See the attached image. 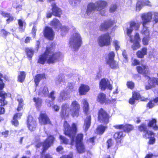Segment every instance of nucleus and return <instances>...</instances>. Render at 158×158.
I'll return each instance as SVG.
<instances>
[{
  "instance_id": "2f4dec72",
  "label": "nucleus",
  "mask_w": 158,
  "mask_h": 158,
  "mask_svg": "<svg viewBox=\"0 0 158 158\" xmlns=\"http://www.w3.org/2000/svg\"><path fill=\"white\" fill-rule=\"evenodd\" d=\"M67 98V94L64 90H62L60 93V96L58 98V102H61L65 100Z\"/></svg>"
},
{
  "instance_id": "0e129e2a",
  "label": "nucleus",
  "mask_w": 158,
  "mask_h": 158,
  "mask_svg": "<svg viewBox=\"0 0 158 158\" xmlns=\"http://www.w3.org/2000/svg\"><path fill=\"white\" fill-rule=\"evenodd\" d=\"M36 31V28L35 27H33L32 30V34L33 35V37L35 38V33Z\"/></svg>"
},
{
  "instance_id": "c756f323",
  "label": "nucleus",
  "mask_w": 158,
  "mask_h": 158,
  "mask_svg": "<svg viewBox=\"0 0 158 158\" xmlns=\"http://www.w3.org/2000/svg\"><path fill=\"white\" fill-rule=\"evenodd\" d=\"M45 78L44 74H38L36 75L34 78V81L36 85L37 86L40 81L42 80Z\"/></svg>"
},
{
  "instance_id": "423d86ee",
  "label": "nucleus",
  "mask_w": 158,
  "mask_h": 158,
  "mask_svg": "<svg viewBox=\"0 0 158 158\" xmlns=\"http://www.w3.org/2000/svg\"><path fill=\"white\" fill-rule=\"evenodd\" d=\"M54 138L53 136L50 135L49 136L48 139L43 143H41L39 140L37 141L36 143V146L37 148H39L42 146L43 149L42 154L41 158H52V157L48 154H46L44 155L43 153L53 143Z\"/></svg>"
},
{
  "instance_id": "37998d69",
  "label": "nucleus",
  "mask_w": 158,
  "mask_h": 158,
  "mask_svg": "<svg viewBox=\"0 0 158 158\" xmlns=\"http://www.w3.org/2000/svg\"><path fill=\"white\" fill-rule=\"evenodd\" d=\"M17 100L19 102V105L17 108V110L19 111L21 110L23 108V100L22 98H19L18 97Z\"/></svg>"
},
{
  "instance_id": "cd10ccee",
  "label": "nucleus",
  "mask_w": 158,
  "mask_h": 158,
  "mask_svg": "<svg viewBox=\"0 0 158 158\" xmlns=\"http://www.w3.org/2000/svg\"><path fill=\"white\" fill-rule=\"evenodd\" d=\"M22 113H18L15 114L12 121V123L13 125L16 127L19 125V123L17 119H19L22 115Z\"/></svg>"
},
{
  "instance_id": "dca6fc26",
  "label": "nucleus",
  "mask_w": 158,
  "mask_h": 158,
  "mask_svg": "<svg viewBox=\"0 0 158 158\" xmlns=\"http://www.w3.org/2000/svg\"><path fill=\"white\" fill-rule=\"evenodd\" d=\"M44 36L50 40H52L54 36V32L51 28L46 27L44 32Z\"/></svg>"
},
{
  "instance_id": "6e6d98bb",
  "label": "nucleus",
  "mask_w": 158,
  "mask_h": 158,
  "mask_svg": "<svg viewBox=\"0 0 158 158\" xmlns=\"http://www.w3.org/2000/svg\"><path fill=\"white\" fill-rule=\"evenodd\" d=\"M142 42L143 45H147L148 44V42L150 37H143Z\"/></svg>"
},
{
  "instance_id": "39448f33",
  "label": "nucleus",
  "mask_w": 158,
  "mask_h": 158,
  "mask_svg": "<svg viewBox=\"0 0 158 158\" xmlns=\"http://www.w3.org/2000/svg\"><path fill=\"white\" fill-rule=\"evenodd\" d=\"M61 55L60 52L54 53L52 48L47 47L44 53L39 57L38 62L44 64L46 60L48 64L53 63L57 60Z\"/></svg>"
},
{
  "instance_id": "58836bf2",
  "label": "nucleus",
  "mask_w": 158,
  "mask_h": 158,
  "mask_svg": "<svg viewBox=\"0 0 158 158\" xmlns=\"http://www.w3.org/2000/svg\"><path fill=\"white\" fill-rule=\"evenodd\" d=\"M156 120L155 119H152V120L149 121L148 126L150 127H153V129L155 130H158V127L156 125Z\"/></svg>"
},
{
  "instance_id": "a19ab883",
  "label": "nucleus",
  "mask_w": 158,
  "mask_h": 158,
  "mask_svg": "<svg viewBox=\"0 0 158 158\" xmlns=\"http://www.w3.org/2000/svg\"><path fill=\"white\" fill-rule=\"evenodd\" d=\"M18 23L19 26V31L22 32L24 30L25 27H23L25 26L26 23L24 21H23L22 20L20 19L18 20Z\"/></svg>"
},
{
  "instance_id": "9b49d317",
  "label": "nucleus",
  "mask_w": 158,
  "mask_h": 158,
  "mask_svg": "<svg viewBox=\"0 0 158 158\" xmlns=\"http://www.w3.org/2000/svg\"><path fill=\"white\" fill-rule=\"evenodd\" d=\"M109 116L107 113L101 108L98 112V119L100 122L107 124L109 122Z\"/></svg>"
},
{
  "instance_id": "412c9836",
  "label": "nucleus",
  "mask_w": 158,
  "mask_h": 158,
  "mask_svg": "<svg viewBox=\"0 0 158 158\" xmlns=\"http://www.w3.org/2000/svg\"><path fill=\"white\" fill-rule=\"evenodd\" d=\"M114 22L110 20H108L102 23L101 25L100 29L101 31H104L107 29L110 26L112 25Z\"/></svg>"
},
{
  "instance_id": "f8f14e48",
  "label": "nucleus",
  "mask_w": 158,
  "mask_h": 158,
  "mask_svg": "<svg viewBox=\"0 0 158 158\" xmlns=\"http://www.w3.org/2000/svg\"><path fill=\"white\" fill-rule=\"evenodd\" d=\"M151 11L144 13L141 15L143 26H145L150 23L152 19Z\"/></svg>"
},
{
  "instance_id": "a211bd4d",
  "label": "nucleus",
  "mask_w": 158,
  "mask_h": 158,
  "mask_svg": "<svg viewBox=\"0 0 158 158\" xmlns=\"http://www.w3.org/2000/svg\"><path fill=\"white\" fill-rule=\"evenodd\" d=\"M39 122L41 124H50V121L45 113H41L39 117Z\"/></svg>"
},
{
  "instance_id": "338daca9",
  "label": "nucleus",
  "mask_w": 158,
  "mask_h": 158,
  "mask_svg": "<svg viewBox=\"0 0 158 158\" xmlns=\"http://www.w3.org/2000/svg\"><path fill=\"white\" fill-rule=\"evenodd\" d=\"M63 150V148L61 146H58L56 149V150L57 152L60 153H62V151Z\"/></svg>"
},
{
  "instance_id": "6ab92c4d",
  "label": "nucleus",
  "mask_w": 158,
  "mask_h": 158,
  "mask_svg": "<svg viewBox=\"0 0 158 158\" xmlns=\"http://www.w3.org/2000/svg\"><path fill=\"white\" fill-rule=\"evenodd\" d=\"M116 128L121 129L122 128L124 132H129L132 130L133 127L132 126L129 124H126L125 125H115L114 126Z\"/></svg>"
},
{
  "instance_id": "c03bdc74",
  "label": "nucleus",
  "mask_w": 158,
  "mask_h": 158,
  "mask_svg": "<svg viewBox=\"0 0 158 158\" xmlns=\"http://www.w3.org/2000/svg\"><path fill=\"white\" fill-rule=\"evenodd\" d=\"M26 73L24 72H20L18 77L19 81L22 82L24 80L26 76Z\"/></svg>"
},
{
  "instance_id": "5701e85b",
  "label": "nucleus",
  "mask_w": 158,
  "mask_h": 158,
  "mask_svg": "<svg viewBox=\"0 0 158 158\" xmlns=\"http://www.w3.org/2000/svg\"><path fill=\"white\" fill-rule=\"evenodd\" d=\"M91 116H87L85 120L83 128L85 132H86L89 129L91 124Z\"/></svg>"
},
{
  "instance_id": "49530a36",
  "label": "nucleus",
  "mask_w": 158,
  "mask_h": 158,
  "mask_svg": "<svg viewBox=\"0 0 158 158\" xmlns=\"http://www.w3.org/2000/svg\"><path fill=\"white\" fill-rule=\"evenodd\" d=\"M34 101L35 102L36 107H38L41 106L42 100L41 99L39 98H33Z\"/></svg>"
},
{
  "instance_id": "f3484780",
  "label": "nucleus",
  "mask_w": 158,
  "mask_h": 158,
  "mask_svg": "<svg viewBox=\"0 0 158 158\" xmlns=\"http://www.w3.org/2000/svg\"><path fill=\"white\" fill-rule=\"evenodd\" d=\"M145 5L152 6L151 2L148 0H138L136 6V10L139 11L140 10L142 7Z\"/></svg>"
},
{
  "instance_id": "f704fd0d",
  "label": "nucleus",
  "mask_w": 158,
  "mask_h": 158,
  "mask_svg": "<svg viewBox=\"0 0 158 158\" xmlns=\"http://www.w3.org/2000/svg\"><path fill=\"white\" fill-rule=\"evenodd\" d=\"M82 102L83 105V110L85 113L87 114L89 109L88 102L85 99H83Z\"/></svg>"
},
{
  "instance_id": "ddd939ff",
  "label": "nucleus",
  "mask_w": 158,
  "mask_h": 158,
  "mask_svg": "<svg viewBox=\"0 0 158 158\" xmlns=\"http://www.w3.org/2000/svg\"><path fill=\"white\" fill-rule=\"evenodd\" d=\"M3 78L2 75L0 73V97H1L2 98L0 99V106H2L4 105V97L6 94L5 92L1 90L4 87V84L2 82V78Z\"/></svg>"
},
{
  "instance_id": "de8ad7c7",
  "label": "nucleus",
  "mask_w": 158,
  "mask_h": 158,
  "mask_svg": "<svg viewBox=\"0 0 158 158\" xmlns=\"http://www.w3.org/2000/svg\"><path fill=\"white\" fill-rule=\"evenodd\" d=\"M26 52L27 56L29 58H31L34 52L31 48H27L26 49Z\"/></svg>"
},
{
  "instance_id": "bf43d9fd",
  "label": "nucleus",
  "mask_w": 158,
  "mask_h": 158,
  "mask_svg": "<svg viewBox=\"0 0 158 158\" xmlns=\"http://www.w3.org/2000/svg\"><path fill=\"white\" fill-rule=\"evenodd\" d=\"M67 89V90L69 91V92H73L74 90V89L73 88V86L72 84L70 83L68 84V87Z\"/></svg>"
},
{
  "instance_id": "7c9ffc66",
  "label": "nucleus",
  "mask_w": 158,
  "mask_h": 158,
  "mask_svg": "<svg viewBox=\"0 0 158 158\" xmlns=\"http://www.w3.org/2000/svg\"><path fill=\"white\" fill-rule=\"evenodd\" d=\"M1 14L3 17L8 18L6 20L7 23H9L10 22L14 20V17L9 13L2 11L1 12Z\"/></svg>"
},
{
  "instance_id": "aec40b11",
  "label": "nucleus",
  "mask_w": 158,
  "mask_h": 158,
  "mask_svg": "<svg viewBox=\"0 0 158 158\" xmlns=\"http://www.w3.org/2000/svg\"><path fill=\"white\" fill-rule=\"evenodd\" d=\"M52 14L53 15L60 17L62 14L61 9L56 6L55 3L52 4Z\"/></svg>"
},
{
  "instance_id": "2eb2a0df",
  "label": "nucleus",
  "mask_w": 158,
  "mask_h": 158,
  "mask_svg": "<svg viewBox=\"0 0 158 158\" xmlns=\"http://www.w3.org/2000/svg\"><path fill=\"white\" fill-rule=\"evenodd\" d=\"M27 125L29 129L31 131H34L35 129L36 122L31 116H29L28 117Z\"/></svg>"
},
{
  "instance_id": "3c124183",
  "label": "nucleus",
  "mask_w": 158,
  "mask_h": 158,
  "mask_svg": "<svg viewBox=\"0 0 158 158\" xmlns=\"http://www.w3.org/2000/svg\"><path fill=\"white\" fill-rule=\"evenodd\" d=\"M60 139L61 143H62L65 144H67L69 143V140L65 137L62 135H60Z\"/></svg>"
},
{
  "instance_id": "8fccbe9b",
  "label": "nucleus",
  "mask_w": 158,
  "mask_h": 158,
  "mask_svg": "<svg viewBox=\"0 0 158 158\" xmlns=\"http://www.w3.org/2000/svg\"><path fill=\"white\" fill-rule=\"evenodd\" d=\"M60 28H61V34L63 36L64 35L65 33L67 32L69 30V28L65 26H61Z\"/></svg>"
},
{
  "instance_id": "69168bd1",
  "label": "nucleus",
  "mask_w": 158,
  "mask_h": 158,
  "mask_svg": "<svg viewBox=\"0 0 158 158\" xmlns=\"http://www.w3.org/2000/svg\"><path fill=\"white\" fill-rule=\"evenodd\" d=\"M94 139L95 138L94 137L90 138L88 140V142L89 143H91V144H93L94 142Z\"/></svg>"
},
{
  "instance_id": "09e8293b",
  "label": "nucleus",
  "mask_w": 158,
  "mask_h": 158,
  "mask_svg": "<svg viewBox=\"0 0 158 158\" xmlns=\"http://www.w3.org/2000/svg\"><path fill=\"white\" fill-rule=\"evenodd\" d=\"M69 3L73 6H75L79 4L80 0H69Z\"/></svg>"
},
{
  "instance_id": "603ef678",
  "label": "nucleus",
  "mask_w": 158,
  "mask_h": 158,
  "mask_svg": "<svg viewBox=\"0 0 158 158\" xmlns=\"http://www.w3.org/2000/svg\"><path fill=\"white\" fill-rule=\"evenodd\" d=\"M113 44L114 45L115 50L117 51L120 48V43L117 40H114L113 42Z\"/></svg>"
},
{
  "instance_id": "bb28decb",
  "label": "nucleus",
  "mask_w": 158,
  "mask_h": 158,
  "mask_svg": "<svg viewBox=\"0 0 158 158\" xmlns=\"http://www.w3.org/2000/svg\"><path fill=\"white\" fill-rule=\"evenodd\" d=\"M140 97V94L138 92H133L132 93V98L130 99L129 102L130 104H133L135 102V100H138Z\"/></svg>"
},
{
  "instance_id": "9d476101",
  "label": "nucleus",
  "mask_w": 158,
  "mask_h": 158,
  "mask_svg": "<svg viewBox=\"0 0 158 158\" xmlns=\"http://www.w3.org/2000/svg\"><path fill=\"white\" fill-rule=\"evenodd\" d=\"M115 54L113 52H110L106 57V60L107 64L112 68L115 69L117 68V62L114 60Z\"/></svg>"
},
{
  "instance_id": "c9c22d12",
  "label": "nucleus",
  "mask_w": 158,
  "mask_h": 158,
  "mask_svg": "<svg viewBox=\"0 0 158 158\" xmlns=\"http://www.w3.org/2000/svg\"><path fill=\"white\" fill-rule=\"evenodd\" d=\"M141 33L143 37H150L149 31L148 29L146 27V26H143V28Z\"/></svg>"
},
{
  "instance_id": "4468645a",
  "label": "nucleus",
  "mask_w": 158,
  "mask_h": 158,
  "mask_svg": "<svg viewBox=\"0 0 158 158\" xmlns=\"http://www.w3.org/2000/svg\"><path fill=\"white\" fill-rule=\"evenodd\" d=\"M99 86L102 90L104 91L106 89L111 90L112 87L108 79H103L100 82Z\"/></svg>"
},
{
  "instance_id": "e2e57ef3",
  "label": "nucleus",
  "mask_w": 158,
  "mask_h": 158,
  "mask_svg": "<svg viewBox=\"0 0 158 158\" xmlns=\"http://www.w3.org/2000/svg\"><path fill=\"white\" fill-rule=\"evenodd\" d=\"M132 65H137L139 64V61L136 59H134L132 61Z\"/></svg>"
},
{
  "instance_id": "393cba45",
  "label": "nucleus",
  "mask_w": 158,
  "mask_h": 158,
  "mask_svg": "<svg viewBox=\"0 0 158 158\" xmlns=\"http://www.w3.org/2000/svg\"><path fill=\"white\" fill-rule=\"evenodd\" d=\"M51 25L56 30H59L61 27V24L59 21L57 19H54L51 22Z\"/></svg>"
},
{
  "instance_id": "72a5a7b5",
  "label": "nucleus",
  "mask_w": 158,
  "mask_h": 158,
  "mask_svg": "<svg viewBox=\"0 0 158 158\" xmlns=\"http://www.w3.org/2000/svg\"><path fill=\"white\" fill-rule=\"evenodd\" d=\"M147 48H144L142 49L141 51H138L136 55L139 58H143V57L145 55L147 54Z\"/></svg>"
},
{
  "instance_id": "ea45409f",
  "label": "nucleus",
  "mask_w": 158,
  "mask_h": 158,
  "mask_svg": "<svg viewBox=\"0 0 158 158\" xmlns=\"http://www.w3.org/2000/svg\"><path fill=\"white\" fill-rule=\"evenodd\" d=\"M154 133L151 131L146 130L144 131L143 134V136L144 138L146 139L149 138L153 135L154 136Z\"/></svg>"
},
{
  "instance_id": "4be33fe9",
  "label": "nucleus",
  "mask_w": 158,
  "mask_h": 158,
  "mask_svg": "<svg viewBox=\"0 0 158 158\" xmlns=\"http://www.w3.org/2000/svg\"><path fill=\"white\" fill-rule=\"evenodd\" d=\"M55 83L56 85H61L65 83V75L64 74H60L56 79Z\"/></svg>"
},
{
  "instance_id": "6e6552de",
  "label": "nucleus",
  "mask_w": 158,
  "mask_h": 158,
  "mask_svg": "<svg viewBox=\"0 0 158 158\" xmlns=\"http://www.w3.org/2000/svg\"><path fill=\"white\" fill-rule=\"evenodd\" d=\"M82 44L81 38L78 32L75 33L71 36L69 45L74 51L78 50Z\"/></svg>"
},
{
  "instance_id": "f257e3e1",
  "label": "nucleus",
  "mask_w": 158,
  "mask_h": 158,
  "mask_svg": "<svg viewBox=\"0 0 158 158\" xmlns=\"http://www.w3.org/2000/svg\"><path fill=\"white\" fill-rule=\"evenodd\" d=\"M64 126V134L71 139V145H73L75 144L76 149L79 153H82L84 152L85 148L82 141L83 136V134H78L76 137V141H75V136L77 130L76 125L73 123L71 127L68 123L65 121Z\"/></svg>"
},
{
  "instance_id": "774afa93",
  "label": "nucleus",
  "mask_w": 158,
  "mask_h": 158,
  "mask_svg": "<svg viewBox=\"0 0 158 158\" xmlns=\"http://www.w3.org/2000/svg\"><path fill=\"white\" fill-rule=\"evenodd\" d=\"M9 134V131H6L2 133V134L4 136V137H6L8 136Z\"/></svg>"
},
{
  "instance_id": "e433bc0d",
  "label": "nucleus",
  "mask_w": 158,
  "mask_h": 158,
  "mask_svg": "<svg viewBox=\"0 0 158 158\" xmlns=\"http://www.w3.org/2000/svg\"><path fill=\"white\" fill-rule=\"evenodd\" d=\"M153 23H156L158 22V12L151 11Z\"/></svg>"
},
{
  "instance_id": "4c0bfd02",
  "label": "nucleus",
  "mask_w": 158,
  "mask_h": 158,
  "mask_svg": "<svg viewBox=\"0 0 158 158\" xmlns=\"http://www.w3.org/2000/svg\"><path fill=\"white\" fill-rule=\"evenodd\" d=\"M106 128V126L102 125L98 126L97 128V133L99 135H102L104 133Z\"/></svg>"
},
{
  "instance_id": "0eeeda50",
  "label": "nucleus",
  "mask_w": 158,
  "mask_h": 158,
  "mask_svg": "<svg viewBox=\"0 0 158 158\" xmlns=\"http://www.w3.org/2000/svg\"><path fill=\"white\" fill-rule=\"evenodd\" d=\"M136 69L138 72L140 74L144 75L145 77L148 78V85L145 86V89L146 90L151 89L152 87L155 86L153 81V78H150L147 74L149 73V69L148 66L145 65H142L141 66H137Z\"/></svg>"
},
{
  "instance_id": "473e14b6",
  "label": "nucleus",
  "mask_w": 158,
  "mask_h": 158,
  "mask_svg": "<svg viewBox=\"0 0 158 158\" xmlns=\"http://www.w3.org/2000/svg\"><path fill=\"white\" fill-rule=\"evenodd\" d=\"M106 100V95L103 93L99 94L97 98V101L101 104L104 103Z\"/></svg>"
},
{
  "instance_id": "680f3d73",
  "label": "nucleus",
  "mask_w": 158,
  "mask_h": 158,
  "mask_svg": "<svg viewBox=\"0 0 158 158\" xmlns=\"http://www.w3.org/2000/svg\"><path fill=\"white\" fill-rule=\"evenodd\" d=\"M107 144L108 148H109L112 145V140L111 139H109L107 141Z\"/></svg>"
},
{
  "instance_id": "c85d7f7f",
  "label": "nucleus",
  "mask_w": 158,
  "mask_h": 158,
  "mask_svg": "<svg viewBox=\"0 0 158 158\" xmlns=\"http://www.w3.org/2000/svg\"><path fill=\"white\" fill-rule=\"evenodd\" d=\"M89 90V87L88 85H82L80 87L79 92L81 94L85 95Z\"/></svg>"
},
{
  "instance_id": "79ce46f5",
  "label": "nucleus",
  "mask_w": 158,
  "mask_h": 158,
  "mask_svg": "<svg viewBox=\"0 0 158 158\" xmlns=\"http://www.w3.org/2000/svg\"><path fill=\"white\" fill-rule=\"evenodd\" d=\"M158 102V97L155 98L153 101L151 100L147 104V106L149 108H152L155 106L154 103Z\"/></svg>"
},
{
  "instance_id": "5fc2aeb1",
  "label": "nucleus",
  "mask_w": 158,
  "mask_h": 158,
  "mask_svg": "<svg viewBox=\"0 0 158 158\" xmlns=\"http://www.w3.org/2000/svg\"><path fill=\"white\" fill-rule=\"evenodd\" d=\"M117 7V6L115 4L111 5L110 9V12L113 13L116 10Z\"/></svg>"
},
{
  "instance_id": "7ed1b4c3",
  "label": "nucleus",
  "mask_w": 158,
  "mask_h": 158,
  "mask_svg": "<svg viewBox=\"0 0 158 158\" xmlns=\"http://www.w3.org/2000/svg\"><path fill=\"white\" fill-rule=\"evenodd\" d=\"M80 108L79 104L76 101L72 102L70 107L68 104H63L62 106L60 115L65 118L69 115V113L73 117H77L79 115V111Z\"/></svg>"
},
{
  "instance_id": "1a4fd4ad",
  "label": "nucleus",
  "mask_w": 158,
  "mask_h": 158,
  "mask_svg": "<svg viewBox=\"0 0 158 158\" xmlns=\"http://www.w3.org/2000/svg\"><path fill=\"white\" fill-rule=\"evenodd\" d=\"M110 37L108 33L102 35L98 39V43L99 46L102 47L107 46L110 44Z\"/></svg>"
},
{
  "instance_id": "a18cd8bd",
  "label": "nucleus",
  "mask_w": 158,
  "mask_h": 158,
  "mask_svg": "<svg viewBox=\"0 0 158 158\" xmlns=\"http://www.w3.org/2000/svg\"><path fill=\"white\" fill-rule=\"evenodd\" d=\"M125 135V134L122 131L117 132L115 133L114 135V138L115 139H119L123 137Z\"/></svg>"
},
{
  "instance_id": "f03ea898",
  "label": "nucleus",
  "mask_w": 158,
  "mask_h": 158,
  "mask_svg": "<svg viewBox=\"0 0 158 158\" xmlns=\"http://www.w3.org/2000/svg\"><path fill=\"white\" fill-rule=\"evenodd\" d=\"M129 26L126 29L127 35L130 37V41L133 43L131 47L133 50H136L140 47L139 43L140 39L139 34L136 33L134 38H132L131 34L133 30H137L140 27V24L134 20H131L129 23Z\"/></svg>"
},
{
  "instance_id": "b1692460",
  "label": "nucleus",
  "mask_w": 158,
  "mask_h": 158,
  "mask_svg": "<svg viewBox=\"0 0 158 158\" xmlns=\"http://www.w3.org/2000/svg\"><path fill=\"white\" fill-rule=\"evenodd\" d=\"M55 95V91H52L49 94H48V95H47L49 98L51 99L52 101H50L46 99V102L48 107H51L52 105L53 104V101H54L55 99V97L54 96Z\"/></svg>"
},
{
  "instance_id": "a878e982",
  "label": "nucleus",
  "mask_w": 158,
  "mask_h": 158,
  "mask_svg": "<svg viewBox=\"0 0 158 158\" xmlns=\"http://www.w3.org/2000/svg\"><path fill=\"white\" fill-rule=\"evenodd\" d=\"M39 94L46 97L48 95L49 91L48 87L46 86H41L39 89Z\"/></svg>"
},
{
  "instance_id": "20e7f679",
  "label": "nucleus",
  "mask_w": 158,
  "mask_h": 158,
  "mask_svg": "<svg viewBox=\"0 0 158 158\" xmlns=\"http://www.w3.org/2000/svg\"><path fill=\"white\" fill-rule=\"evenodd\" d=\"M107 5V2L103 0H98L95 3H90L87 5L85 17L88 18L91 13L95 11H98L102 15H104L105 11L104 9Z\"/></svg>"
},
{
  "instance_id": "864d4df0",
  "label": "nucleus",
  "mask_w": 158,
  "mask_h": 158,
  "mask_svg": "<svg viewBox=\"0 0 158 158\" xmlns=\"http://www.w3.org/2000/svg\"><path fill=\"white\" fill-rule=\"evenodd\" d=\"M139 130L140 131H143L144 132V131L147 130V127L145 124H142L139 127Z\"/></svg>"
},
{
  "instance_id": "052dcab7",
  "label": "nucleus",
  "mask_w": 158,
  "mask_h": 158,
  "mask_svg": "<svg viewBox=\"0 0 158 158\" xmlns=\"http://www.w3.org/2000/svg\"><path fill=\"white\" fill-rule=\"evenodd\" d=\"M150 138V140L149 141L148 143L150 144H153L155 143V139L153 136H152Z\"/></svg>"
},
{
  "instance_id": "13d9d810",
  "label": "nucleus",
  "mask_w": 158,
  "mask_h": 158,
  "mask_svg": "<svg viewBox=\"0 0 158 158\" xmlns=\"http://www.w3.org/2000/svg\"><path fill=\"white\" fill-rule=\"evenodd\" d=\"M13 6L14 8H16L17 10L19 11L22 10V6L21 5H17L16 3H14L13 4Z\"/></svg>"
},
{
  "instance_id": "4d7b16f0",
  "label": "nucleus",
  "mask_w": 158,
  "mask_h": 158,
  "mask_svg": "<svg viewBox=\"0 0 158 158\" xmlns=\"http://www.w3.org/2000/svg\"><path fill=\"white\" fill-rule=\"evenodd\" d=\"M128 87L131 89H132L134 86V83L132 81H128L127 84Z\"/></svg>"
}]
</instances>
